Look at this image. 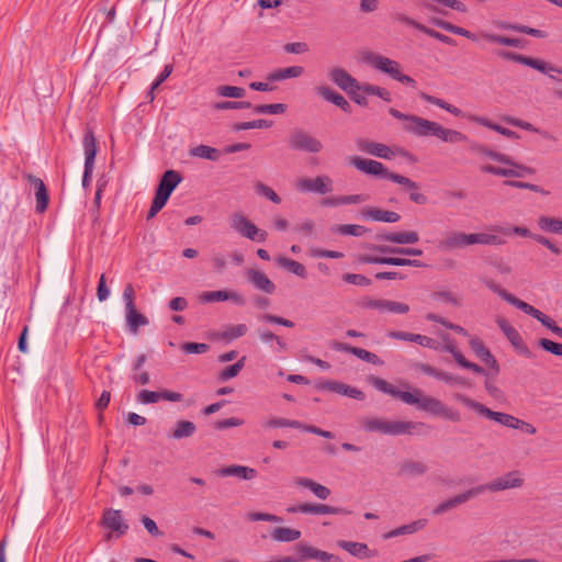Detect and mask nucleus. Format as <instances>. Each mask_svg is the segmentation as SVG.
<instances>
[{
    "label": "nucleus",
    "instance_id": "obj_1",
    "mask_svg": "<svg viewBox=\"0 0 562 562\" xmlns=\"http://www.w3.org/2000/svg\"><path fill=\"white\" fill-rule=\"evenodd\" d=\"M389 113L393 117L403 122V128L406 132L416 136H435L442 142L451 144L465 142L468 139L463 133L456 130L446 128L437 122L429 121L417 115L404 114L394 108H391Z\"/></svg>",
    "mask_w": 562,
    "mask_h": 562
},
{
    "label": "nucleus",
    "instance_id": "obj_2",
    "mask_svg": "<svg viewBox=\"0 0 562 562\" xmlns=\"http://www.w3.org/2000/svg\"><path fill=\"white\" fill-rule=\"evenodd\" d=\"M360 423L366 431L391 436L413 435L419 432L425 427L423 423L387 420L381 417H366Z\"/></svg>",
    "mask_w": 562,
    "mask_h": 562
},
{
    "label": "nucleus",
    "instance_id": "obj_3",
    "mask_svg": "<svg viewBox=\"0 0 562 562\" xmlns=\"http://www.w3.org/2000/svg\"><path fill=\"white\" fill-rule=\"evenodd\" d=\"M361 60L375 70L389 76L390 78L411 87H416V80L411 76L404 75L398 61L385 57L381 54L366 50L361 53Z\"/></svg>",
    "mask_w": 562,
    "mask_h": 562
},
{
    "label": "nucleus",
    "instance_id": "obj_4",
    "mask_svg": "<svg viewBox=\"0 0 562 562\" xmlns=\"http://www.w3.org/2000/svg\"><path fill=\"white\" fill-rule=\"evenodd\" d=\"M477 151L496 160V161H499V162L508 166V167H496L493 165H484L481 167V171H483V172L492 173V175L501 176V177H517V178H521V177H525L526 175L535 173V170L532 168L514 162L513 159L507 155L496 153L494 150H490L483 146H479Z\"/></svg>",
    "mask_w": 562,
    "mask_h": 562
},
{
    "label": "nucleus",
    "instance_id": "obj_5",
    "mask_svg": "<svg viewBox=\"0 0 562 562\" xmlns=\"http://www.w3.org/2000/svg\"><path fill=\"white\" fill-rule=\"evenodd\" d=\"M483 282L490 290H492L494 293L498 294L503 300H505L509 304L516 306L524 313L535 317L548 329L552 330L553 327L557 325V323L550 316L546 315L544 313L537 310L532 305L517 299L515 295H513L512 293H509L508 291L503 289L501 285H498L492 279L484 278Z\"/></svg>",
    "mask_w": 562,
    "mask_h": 562
},
{
    "label": "nucleus",
    "instance_id": "obj_6",
    "mask_svg": "<svg viewBox=\"0 0 562 562\" xmlns=\"http://www.w3.org/2000/svg\"><path fill=\"white\" fill-rule=\"evenodd\" d=\"M439 25L443 30H446L452 34H457V35L467 37L471 41L484 40L488 43L504 45V46H510V47H522L524 46V40H521V38L497 35V34H493V33H490L486 31H480L477 34H474L467 29L453 25L448 22H441Z\"/></svg>",
    "mask_w": 562,
    "mask_h": 562
},
{
    "label": "nucleus",
    "instance_id": "obj_7",
    "mask_svg": "<svg viewBox=\"0 0 562 562\" xmlns=\"http://www.w3.org/2000/svg\"><path fill=\"white\" fill-rule=\"evenodd\" d=\"M181 181V176L175 170H167L158 184L155 198L148 212V218L154 217L167 203L172 191Z\"/></svg>",
    "mask_w": 562,
    "mask_h": 562
},
{
    "label": "nucleus",
    "instance_id": "obj_8",
    "mask_svg": "<svg viewBox=\"0 0 562 562\" xmlns=\"http://www.w3.org/2000/svg\"><path fill=\"white\" fill-rule=\"evenodd\" d=\"M454 398L458 402H460L461 404H463L464 406L473 409L479 415H481L487 419L497 422L498 424H501L505 427L516 429V427L518 425L519 418H517L510 414H507V413L494 412V411L490 409L488 407H486L485 405H483L482 403H479V402L470 398L467 395L457 393V394H454Z\"/></svg>",
    "mask_w": 562,
    "mask_h": 562
},
{
    "label": "nucleus",
    "instance_id": "obj_9",
    "mask_svg": "<svg viewBox=\"0 0 562 562\" xmlns=\"http://www.w3.org/2000/svg\"><path fill=\"white\" fill-rule=\"evenodd\" d=\"M357 148L368 155L382 159H393L395 156L408 157L409 153L401 147H390L385 144L360 138L357 140Z\"/></svg>",
    "mask_w": 562,
    "mask_h": 562
},
{
    "label": "nucleus",
    "instance_id": "obj_10",
    "mask_svg": "<svg viewBox=\"0 0 562 562\" xmlns=\"http://www.w3.org/2000/svg\"><path fill=\"white\" fill-rule=\"evenodd\" d=\"M524 477L520 471H510L505 473L504 475L494 479L493 481L476 486L480 488V494L486 491L488 492H501L510 488H518L524 485Z\"/></svg>",
    "mask_w": 562,
    "mask_h": 562
},
{
    "label": "nucleus",
    "instance_id": "obj_11",
    "mask_svg": "<svg viewBox=\"0 0 562 562\" xmlns=\"http://www.w3.org/2000/svg\"><path fill=\"white\" fill-rule=\"evenodd\" d=\"M231 226L241 236L251 240L265 241L268 236L266 231L259 229L243 213H234L232 215Z\"/></svg>",
    "mask_w": 562,
    "mask_h": 562
},
{
    "label": "nucleus",
    "instance_id": "obj_12",
    "mask_svg": "<svg viewBox=\"0 0 562 562\" xmlns=\"http://www.w3.org/2000/svg\"><path fill=\"white\" fill-rule=\"evenodd\" d=\"M289 143L291 148L306 153H319L323 149L322 142L304 131L294 132Z\"/></svg>",
    "mask_w": 562,
    "mask_h": 562
},
{
    "label": "nucleus",
    "instance_id": "obj_13",
    "mask_svg": "<svg viewBox=\"0 0 562 562\" xmlns=\"http://www.w3.org/2000/svg\"><path fill=\"white\" fill-rule=\"evenodd\" d=\"M331 179L327 176H318L314 179L300 178L295 182V188L301 192H314L325 194L333 190Z\"/></svg>",
    "mask_w": 562,
    "mask_h": 562
},
{
    "label": "nucleus",
    "instance_id": "obj_14",
    "mask_svg": "<svg viewBox=\"0 0 562 562\" xmlns=\"http://www.w3.org/2000/svg\"><path fill=\"white\" fill-rule=\"evenodd\" d=\"M358 260L361 263H379V265H391V266H398V267H416L422 268L425 267V265L416 259H407V258H401V257H382V256H375L372 254H361L358 256Z\"/></svg>",
    "mask_w": 562,
    "mask_h": 562
},
{
    "label": "nucleus",
    "instance_id": "obj_15",
    "mask_svg": "<svg viewBox=\"0 0 562 562\" xmlns=\"http://www.w3.org/2000/svg\"><path fill=\"white\" fill-rule=\"evenodd\" d=\"M440 337H441V341H439V342L441 344V348L439 350L449 351L453 356L456 362L464 369H469L479 374H482L484 372V369L482 367H480L476 363H473L471 361H468L463 357V355L457 348L456 341L452 338H450L449 335L442 334Z\"/></svg>",
    "mask_w": 562,
    "mask_h": 562
},
{
    "label": "nucleus",
    "instance_id": "obj_16",
    "mask_svg": "<svg viewBox=\"0 0 562 562\" xmlns=\"http://www.w3.org/2000/svg\"><path fill=\"white\" fill-rule=\"evenodd\" d=\"M419 408L452 422L460 420V415L458 412H454L451 408L445 406L439 400L435 397L423 396Z\"/></svg>",
    "mask_w": 562,
    "mask_h": 562
},
{
    "label": "nucleus",
    "instance_id": "obj_17",
    "mask_svg": "<svg viewBox=\"0 0 562 562\" xmlns=\"http://www.w3.org/2000/svg\"><path fill=\"white\" fill-rule=\"evenodd\" d=\"M350 164L358 170L372 176L386 178L389 169L380 161L366 159L358 156L350 157Z\"/></svg>",
    "mask_w": 562,
    "mask_h": 562
},
{
    "label": "nucleus",
    "instance_id": "obj_18",
    "mask_svg": "<svg viewBox=\"0 0 562 562\" xmlns=\"http://www.w3.org/2000/svg\"><path fill=\"white\" fill-rule=\"evenodd\" d=\"M102 525L106 529H110L115 537L123 536L128 529V526L124 521L121 512L116 509H108L103 513Z\"/></svg>",
    "mask_w": 562,
    "mask_h": 562
},
{
    "label": "nucleus",
    "instance_id": "obj_19",
    "mask_svg": "<svg viewBox=\"0 0 562 562\" xmlns=\"http://www.w3.org/2000/svg\"><path fill=\"white\" fill-rule=\"evenodd\" d=\"M199 301L202 303L232 301L237 305H244L245 299L236 291H206L199 295Z\"/></svg>",
    "mask_w": 562,
    "mask_h": 562
},
{
    "label": "nucleus",
    "instance_id": "obj_20",
    "mask_svg": "<svg viewBox=\"0 0 562 562\" xmlns=\"http://www.w3.org/2000/svg\"><path fill=\"white\" fill-rule=\"evenodd\" d=\"M496 324L498 325L499 329L503 331V334L507 337V339L510 341V344L521 353L529 355L530 351L527 348V346L524 344L522 337L518 333V330L510 325V323L504 318L498 317L496 319Z\"/></svg>",
    "mask_w": 562,
    "mask_h": 562
},
{
    "label": "nucleus",
    "instance_id": "obj_21",
    "mask_svg": "<svg viewBox=\"0 0 562 562\" xmlns=\"http://www.w3.org/2000/svg\"><path fill=\"white\" fill-rule=\"evenodd\" d=\"M493 233H475L471 234V245L480 244V245H503L505 240L498 236V234H509V231L501 227L494 226L491 228Z\"/></svg>",
    "mask_w": 562,
    "mask_h": 562
},
{
    "label": "nucleus",
    "instance_id": "obj_22",
    "mask_svg": "<svg viewBox=\"0 0 562 562\" xmlns=\"http://www.w3.org/2000/svg\"><path fill=\"white\" fill-rule=\"evenodd\" d=\"M467 246H471V234H465L462 232L448 233L439 241V247L442 250H447V251L463 248Z\"/></svg>",
    "mask_w": 562,
    "mask_h": 562
},
{
    "label": "nucleus",
    "instance_id": "obj_23",
    "mask_svg": "<svg viewBox=\"0 0 562 562\" xmlns=\"http://www.w3.org/2000/svg\"><path fill=\"white\" fill-rule=\"evenodd\" d=\"M390 337L400 340L413 341L423 347H427L434 350H439L441 348V344L439 342V340L430 338L425 335L412 334L407 331H392L390 333Z\"/></svg>",
    "mask_w": 562,
    "mask_h": 562
},
{
    "label": "nucleus",
    "instance_id": "obj_24",
    "mask_svg": "<svg viewBox=\"0 0 562 562\" xmlns=\"http://www.w3.org/2000/svg\"><path fill=\"white\" fill-rule=\"evenodd\" d=\"M479 494H480V488L473 487V488H471L462 494H459L446 502H442L432 510V513L435 515H441V514L446 513L447 510L454 508V507L470 501L471 498H473L474 496H476Z\"/></svg>",
    "mask_w": 562,
    "mask_h": 562
},
{
    "label": "nucleus",
    "instance_id": "obj_25",
    "mask_svg": "<svg viewBox=\"0 0 562 562\" xmlns=\"http://www.w3.org/2000/svg\"><path fill=\"white\" fill-rule=\"evenodd\" d=\"M248 281L258 290L272 294L276 291L274 283L260 270L248 269L246 272Z\"/></svg>",
    "mask_w": 562,
    "mask_h": 562
},
{
    "label": "nucleus",
    "instance_id": "obj_26",
    "mask_svg": "<svg viewBox=\"0 0 562 562\" xmlns=\"http://www.w3.org/2000/svg\"><path fill=\"white\" fill-rule=\"evenodd\" d=\"M27 180L34 186L35 189L36 212H45L48 206L49 198L44 181L32 175L27 176Z\"/></svg>",
    "mask_w": 562,
    "mask_h": 562
},
{
    "label": "nucleus",
    "instance_id": "obj_27",
    "mask_svg": "<svg viewBox=\"0 0 562 562\" xmlns=\"http://www.w3.org/2000/svg\"><path fill=\"white\" fill-rule=\"evenodd\" d=\"M82 145L85 149V166H87L88 172H92L94 167V159L98 151L97 139L92 131L88 130L85 133Z\"/></svg>",
    "mask_w": 562,
    "mask_h": 562
},
{
    "label": "nucleus",
    "instance_id": "obj_28",
    "mask_svg": "<svg viewBox=\"0 0 562 562\" xmlns=\"http://www.w3.org/2000/svg\"><path fill=\"white\" fill-rule=\"evenodd\" d=\"M419 368L425 374L434 376V378L445 381L447 383L460 384V385H463L467 387H469L471 385L468 379L462 378V376L452 375L445 371L438 370L429 364H420Z\"/></svg>",
    "mask_w": 562,
    "mask_h": 562
},
{
    "label": "nucleus",
    "instance_id": "obj_29",
    "mask_svg": "<svg viewBox=\"0 0 562 562\" xmlns=\"http://www.w3.org/2000/svg\"><path fill=\"white\" fill-rule=\"evenodd\" d=\"M329 78L345 92L351 91L353 87H358V81L345 69L335 67L329 71Z\"/></svg>",
    "mask_w": 562,
    "mask_h": 562
},
{
    "label": "nucleus",
    "instance_id": "obj_30",
    "mask_svg": "<svg viewBox=\"0 0 562 562\" xmlns=\"http://www.w3.org/2000/svg\"><path fill=\"white\" fill-rule=\"evenodd\" d=\"M369 307L381 311L390 312L394 314H406L409 311V306L405 303L390 301V300H371L368 304Z\"/></svg>",
    "mask_w": 562,
    "mask_h": 562
},
{
    "label": "nucleus",
    "instance_id": "obj_31",
    "mask_svg": "<svg viewBox=\"0 0 562 562\" xmlns=\"http://www.w3.org/2000/svg\"><path fill=\"white\" fill-rule=\"evenodd\" d=\"M293 483L296 486H301V487L310 490L317 498H319L322 501H325L330 496V490L328 487L317 483L316 481H314L312 479L297 476V477H294Z\"/></svg>",
    "mask_w": 562,
    "mask_h": 562
},
{
    "label": "nucleus",
    "instance_id": "obj_32",
    "mask_svg": "<svg viewBox=\"0 0 562 562\" xmlns=\"http://www.w3.org/2000/svg\"><path fill=\"white\" fill-rule=\"evenodd\" d=\"M302 514L312 515H347L349 512L342 507H336L327 504L304 503Z\"/></svg>",
    "mask_w": 562,
    "mask_h": 562
},
{
    "label": "nucleus",
    "instance_id": "obj_33",
    "mask_svg": "<svg viewBox=\"0 0 562 562\" xmlns=\"http://www.w3.org/2000/svg\"><path fill=\"white\" fill-rule=\"evenodd\" d=\"M361 215L366 218H371L378 222L396 223L401 216L393 211L381 210L376 207H364L361 210Z\"/></svg>",
    "mask_w": 562,
    "mask_h": 562
},
{
    "label": "nucleus",
    "instance_id": "obj_34",
    "mask_svg": "<svg viewBox=\"0 0 562 562\" xmlns=\"http://www.w3.org/2000/svg\"><path fill=\"white\" fill-rule=\"evenodd\" d=\"M380 239L398 245H411L419 241V235L414 231L392 232L381 235Z\"/></svg>",
    "mask_w": 562,
    "mask_h": 562
},
{
    "label": "nucleus",
    "instance_id": "obj_35",
    "mask_svg": "<svg viewBox=\"0 0 562 562\" xmlns=\"http://www.w3.org/2000/svg\"><path fill=\"white\" fill-rule=\"evenodd\" d=\"M469 345L475 356L486 366L491 368L497 367L495 358L492 356L490 350L485 347L484 342L480 338H471Z\"/></svg>",
    "mask_w": 562,
    "mask_h": 562
},
{
    "label": "nucleus",
    "instance_id": "obj_36",
    "mask_svg": "<svg viewBox=\"0 0 562 562\" xmlns=\"http://www.w3.org/2000/svg\"><path fill=\"white\" fill-rule=\"evenodd\" d=\"M316 91L321 97H323L327 101L334 103L335 105L340 108L342 111H345L347 113L351 112V106H350L349 102L345 99L344 95L336 92L335 90H333L328 87H318L316 89Z\"/></svg>",
    "mask_w": 562,
    "mask_h": 562
},
{
    "label": "nucleus",
    "instance_id": "obj_37",
    "mask_svg": "<svg viewBox=\"0 0 562 562\" xmlns=\"http://www.w3.org/2000/svg\"><path fill=\"white\" fill-rule=\"evenodd\" d=\"M367 200H368V196L363 195V194L327 196L322 200L321 204L324 206H339V205H346V204L362 203Z\"/></svg>",
    "mask_w": 562,
    "mask_h": 562
},
{
    "label": "nucleus",
    "instance_id": "obj_38",
    "mask_svg": "<svg viewBox=\"0 0 562 562\" xmlns=\"http://www.w3.org/2000/svg\"><path fill=\"white\" fill-rule=\"evenodd\" d=\"M468 120H470L471 122H474L476 124H480V125H483L490 130H493L508 138H518V134L509 128H506V127H503L492 121H490L486 117H482V116H477V115H474V114H469L468 116Z\"/></svg>",
    "mask_w": 562,
    "mask_h": 562
},
{
    "label": "nucleus",
    "instance_id": "obj_39",
    "mask_svg": "<svg viewBox=\"0 0 562 562\" xmlns=\"http://www.w3.org/2000/svg\"><path fill=\"white\" fill-rule=\"evenodd\" d=\"M338 547L346 550L353 557L358 558H371L374 555V553H371L368 546L362 542H355V541H346V540H339L337 542Z\"/></svg>",
    "mask_w": 562,
    "mask_h": 562
},
{
    "label": "nucleus",
    "instance_id": "obj_40",
    "mask_svg": "<svg viewBox=\"0 0 562 562\" xmlns=\"http://www.w3.org/2000/svg\"><path fill=\"white\" fill-rule=\"evenodd\" d=\"M217 474L221 476H237L244 480H251L256 476L257 472L255 469L244 465H231L218 470Z\"/></svg>",
    "mask_w": 562,
    "mask_h": 562
},
{
    "label": "nucleus",
    "instance_id": "obj_41",
    "mask_svg": "<svg viewBox=\"0 0 562 562\" xmlns=\"http://www.w3.org/2000/svg\"><path fill=\"white\" fill-rule=\"evenodd\" d=\"M126 323L133 334H137L140 326L148 324L146 316L137 312L136 306L125 308Z\"/></svg>",
    "mask_w": 562,
    "mask_h": 562
},
{
    "label": "nucleus",
    "instance_id": "obj_42",
    "mask_svg": "<svg viewBox=\"0 0 562 562\" xmlns=\"http://www.w3.org/2000/svg\"><path fill=\"white\" fill-rule=\"evenodd\" d=\"M538 227L547 233L562 234V218L550 217L546 215L539 216L537 221Z\"/></svg>",
    "mask_w": 562,
    "mask_h": 562
},
{
    "label": "nucleus",
    "instance_id": "obj_43",
    "mask_svg": "<svg viewBox=\"0 0 562 562\" xmlns=\"http://www.w3.org/2000/svg\"><path fill=\"white\" fill-rule=\"evenodd\" d=\"M304 72V68L301 66H291L286 68H280L274 70L268 76L271 81H280L288 78H297Z\"/></svg>",
    "mask_w": 562,
    "mask_h": 562
},
{
    "label": "nucleus",
    "instance_id": "obj_44",
    "mask_svg": "<svg viewBox=\"0 0 562 562\" xmlns=\"http://www.w3.org/2000/svg\"><path fill=\"white\" fill-rule=\"evenodd\" d=\"M271 537L281 542H291L300 539L301 531L289 527H277L273 529Z\"/></svg>",
    "mask_w": 562,
    "mask_h": 562
},
{
    "label": "nucleus",
    "instance_id": "obj_45",
    "mask_svg": "<svg viewBox=\"0 0 562 562\" xmlns=\"http://www.w3.org/2000/svg\"><path fill=\"white\" fill-rule=\"evenodd\" d=\"M426 524H427L426 519H419V520L413 521L412 524L404 525L402 527L391 530L390 532H387L384 536V538L389 539V538L397 537L401 535H408V533L416 532V531L423 529L426 526Z\"/></svg>",
    "mask_w": 562,
    "mask_h": 562
},
{
    "label": "nucleus",
    "instance_id": "obj_46",
    "mask_svg": "<svg viewBox=\"0 0 562 562\" xmlns=\"http://www.w3.org/2000/svg\"><path fill=\"white\" fill-rule=\"evenodd\" d=\"M419 95L426 102H428L430 104H434V105H437V106L448 111L449 113L453 114L454 116H463V113H462V111L459 108H457V106L446 102L442 99H439L437 97L427 94L425 92H422Z\"/></svg>",
    "mask_w": 562,
    "mask_h": 562
},
{
    "label": "nucleus",
    "instance_id": "obj_47",
    "mask_svg": "<svg viewBox=\"0 0 562 562\" xmlns=\"http://www.w3.org/2000/svg\"><path fill=\"white\" fill-rule=\"evenodd\" d=\"M277 262L280 267L289 270L290 272L294 273L297 277L305 278L306 277V269L304 265L301 262L286 258V257H279L277 259Z\"/></svg>",
    "mask_w": 562,
    "mask_h": 562
},
{
    "label": "nucleus",
    "instance_id": "obj_48",
    "mask_svg": "<svg viewBox=\"0 0 562 562\" xmlns=\"http://www.w3.org/2000/svg\"><path fill=\"white\" fill-rule=\"evenodd\" d=\"M190 155L194 156V157L213 160V161L217 160L221 156L218 149H216L214 147L206 146V145H199V146L191 148Z\"/></svg>",
    "mask_w": 562,
    "mask_h": 562
},
{
    "label": "nucleus",
    "instance_id": "obj_49",
    "mask_svg": "<svg viewBox=\"0 0 562 562\" xmlns=\"http://www.w3.org/2000/svg\"><path fill=\"white\" fill-rule=\"evenodd\" d=\"M372 248L381 254H397L414 257L423 255V250L419 248H395L390 246H373Z\"/></svg>",
    "mask_w": 562,
    "mask_h": 562
},
{
    "label": "nucleus",
    "instance_id": "obj_50",
    "mask_svg": "<svg viewBox=\"0 0 562 562\" xmlns=\"http://www.w3.org/2000/svg\"><path fill=\"white\" fill-rule=\"evenodd\" d=\"M408 23L411 25H413L414 27H416L417 30L424 32L425 34H427V35H429V36H431V37H434V38H436V40H438V41H440L442 43H446V44H449V45H453L454 44V41L451 37L445 35V34H441V33H439V32H437V31H435L432 29H429V27H427V26H425V25H423L420 23H417V22L412 21V20H409Z\"/></svg>",
    "mask_w": 562,
    "mask_h": 562
},
{
    "label": "nucleus",
    "instance_id": "obj_51",
    "mask_svg": "<svg viewBox=\"0 0 562 562\" xmlns=\"http://www.w3.org/2000/svg\"><path fill=\"white\" fill-rule=\"evenodd\" d=\"M194 431L195 425L192 422L180 420L177 423L176 428L173 429L172 437L176 439H181L192 436Z\"/></svg>",
    "mask_w": 562,
    "mask_h": 562
},
{
    "label": "nucleus",
    "instance_id": "obj_52",
    "mask_svg": "<svg viewBox=\"0 0 562 562\" xmlns=\"http://www.w3.org/2000/svg\"><path fill=\"white\" fill-rule=\"evenodd\" d=\"M426 465L419 461H406L401 464L400 472L404 475H420L425 473Z\"/></svg>",
    "mask_w": 562,
    "mask_h": 562
},
{
    "label": "nucleus",
    "instance_id": "obj_53",
    "mask_svg": "<svg viewBox=\"0 0 562 562\" xmlns=\"http://www.w3.org/2000/svg\"><path fill=\"white\" fill-rule=\"evenodd\" d=\"M333 232L340 235L362 236L367 232V228L356 224H344L334 227Z\"/></svg>",
    "mask_w": 562,
    "mask_h": 562
},
{
    "label": "nucleus",
    "instance_id": "obj_54",
    "mask_svg": "<svg viewBox=\"0 0 562 562\" xmlns=\"http://www.w3.org/2000/svg\"><path fill=\"white\" fill-rule=\"evenodd\" d=\"M371 382H372L373 386L375 389H378L379 391L400 398V394L402 393V391L397 390L393 384L386 382L383 379L374 378V376L371 378Z\"/></svg>",
    "mask_w": 562,
    "mask_h": 562
},
{
    "label": "nucleus",
    "instance_id": "obj_55",
    "mask_svg": "<svg viewBox=\"0 0 562 562\" xmlns=\"http://www.w3.org/2000/svg\"><path fill=\"white\" fill-rule=\"evenodd\" d=\"M216 92L221 97L239 99L245 97L246 91L244 88L235 86H220Z\"/></svg>",
    "mask_w": 562,
    "mask_h": 562
},
{
    "label": "nucleus",
    "instance_id": "obj_56",
    "mask_svg": "<svg viewBox=\"0 0 562 562\" xmlns=\"http://www.w3.org/2000/svg\"><path fill=\"white\" fill-rule=\"evenodd\" d=\"M248 328L245 324L231 325L222 333V338L226 340H233L244 336Z\"/></svg>",
    "mask_w": 562,
    "mask_h": 562
},
{
    "label": "nucleus",
    "instance_id": "obj_57",
    "mask_svg": "<svg viewBox=\"0 0 562 562\" xmlns=\"http://www.w3.org/2000/svg\"><path fill=\"white\" fill-rule=\"evenodd\" d=\"M255 188L258 194L267 198L276 204L281 203L280 196L270 187L263 184L262 182H257Z\"/></svg>",
    "mask_w": 562,
    "mask_h": 562
},
{
    "label": "nucleus",
    "instance_id": "obj_58",
    "mask_svg": "<svg viewBox=\"0 0 562 562\" xmlns=\"http://www.w3.org/2000/svg\"><path fill=\"white\" fill-rule=\"evenodd\" d=\"M363 90L368 94L376 95V97H379L382 100L387 101V102L391 101V93L385 88H382V87H379V86H374V85H370V83H366V85H363Z\"/></svg>",
    "mask_w": 562,
    "mask_h": 562
},
{
    "label": "nucleus",
    "instance_id": "obj_59",
    "mask_svg": "<svg viewBox=\"0 0 562 562\" xmlns=\"http://www.w3.org/2000/svg\"><path fill=\"white\" fill-rule=\"evenodd\" d=\"M254 110L257 113L282 114L285 112V105L282 103L260 104L256 105Z\"/></svg>",
    "mask_w": 562,
    "mask_h": 562
},
{
    "label": "nucleus",
    "instance_id": "obj_60",
    "mask_svg": "<svg viewBox=\"0 0 562 562\" xmlns=\"http://www.w3.org/2000/svg\"><path fill=\"white\" fill-rule=\"evenodd\" d=\"M344 281L350 284L368 286L371 284V280L363 274L358 273H346L342 277Z\"/></svg>",
    "mask_w": 562,
    "mask_h": 562
},
{
    "label": "nucleus",
    "instance_id": "obj_61",
    "mask_svg": "<svg viewBox=\"0 0 562 562\" xmlns=\"http://www.w3.org/2000/svg\"><path fill=\"white\" fill-rule=\"evenodd\" d=\"M160 392L143 390L137 395V401L142 404H154L160 401Z\"/></svg>",
    "mask_w": 562,
    "mask_h": 562
},
{
    "label": "nucleus",
    "instance_id": "obj_62",
    "mask_svg": "<svg viewBox=\"0 0 562 562\" xmlns=\"http://www.w3.org/2000/svg\"><path fill=\"white\" fill-rule=\"evenodd\" d=\"M423 394L420 390H414V392L402 391V393L400 394V400L411 405L419 406Z\"/></svg>",
    "mask_w": 562,
    "mask_h": 562
},
{
    "label": "nucleus",
    "instance_id": "obj_63",
    "mask_svg": "<svg viewBox=\"0 0 562 562\" xmlns=\"http://www.w3.org/2000/svg\"><path fill=\"white\" fill-rule=\"evenodd\" d=\"M348 94L356 103L363 105V106L368 104V101H367L368 93L363 90V85L358 83V87L357 88L353 87L351 89V91L348 92Z\"/></svg>",
    "mask_w": 562,
    "mask_h": 562
},
{
    "label": "nucleus",
    "instance_id": "obj_64",
    "mask_svg": "<svg viewBox=\"0 0 562 562\" xmlns=\"http://www.w3.org/2000/svg\"><path fill=\"white\" fill-rule=\"evenodd\" d=\"M539 346H541L548 352H551L557 356H562V344L552 341L547 338H541L539 340Z\"/></svg>",
    "mask_w": 562,
    "mask_h": 562
}]
</instances>
